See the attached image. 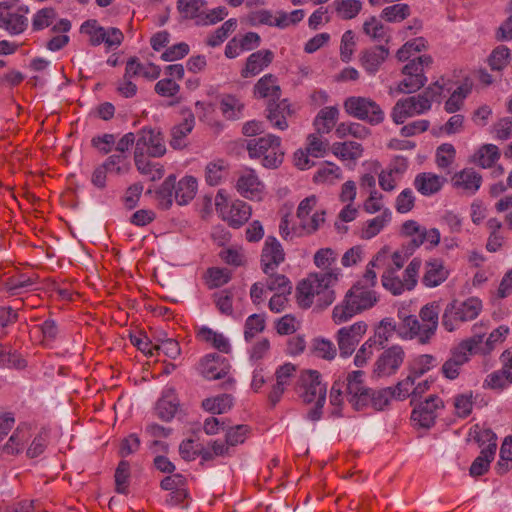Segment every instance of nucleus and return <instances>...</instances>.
<instances>
[{
	"mask_svg": "<svg viewBox=\"0 0 512 512\" xmlns=\"http://www.w3.org/2000/svg\"><path fill=\"white\" fill-rule=\"evenodd\" d=\"M413 405L411 420L420 427L430 428L434 425L437 417L436 412L443 407V402L438 396L431 395L425 401Z\"/></svg>",
	"mask_w": 512,
	"mask_h": 512,
	"instance_id": "obj_18",
	"label": "nucleus"
},
{
	"mask_svg": "<svg viewBox=\"0 0 512 512\" xmlns=\"http://www.w3.org/2000/svg\"><path fill=\"white\" fill-rule=\"evenodd\" d=\"M425 40L421 37L406 42L396 53L399 61H408L414 53L425 49Z\"/></svg>",
	"mask_w": 512,
	"mask_h": 512,
	"instance_id": "obj_58",
	"label": "nucleus"
},
{
	"mask_svg": "<svg viewBox=\"0 0 512 512\" xmlns=\"http://www.w3.org/2000/svg\"><path fill=\"white\" fill-rule=\"evenodd\" d=\"M29 13L27 6H20L13 10L7 2H0V28L6 30L10 35H19L28 27L26 14Z\"/></svg>",
	"mask_w": 512,
	"mask_h": 512,
	"instance_id": "obj_15",
	"label": "nucleus"
},
{
	"mask_svg": "<svg viewBox=\"0 0 512 512\" xmlns=\"http://www.w3.org/2000/svg\"><path fill=\"white\" fill-rule=\"evenodd\" d=\"M500 157L499 149L496 145H483L478 151L477 162L483 168L491 167Z\"/></svg>",
	"mask_w": 512,
	"mask_h": 512,
	"instance_id": "obj_55",
	"label": "nucleus"
},
{
	"mask_svg": "<svg viewBox=\"0 0 512 512\" xmlns=\"http://www.w3.org/2000/svg\"><path fill=\"white\" fill-rule=\"evenodd\" d=\"M285 260V252L281 243L273 236L265 240L261 252V268L265 274L274 272Z\"/></svg>",
	"mask_w": 512,
	"mask_h": 512,
	"instance_id": "obj_19",
	"label": "nucleus"
},
{
	"mask_svg": "<svg viewBox=\"0 0 512 512\" xmlns=\"http://www.w3.org/2000/svg\"><path fill=\"white\" fill-rule=\"evenodd\" d=\"M395 397V391L392 388H384L378 391L370 390V401L369 404L376 410L384 409Z\"/></svg>",
	"mask_w": 512,
	"mask_h": 512,
	"instance_id": "obj_59",
	"label": "nucleus"
},
{
	"mask_svg": "<svg viewBox=\"0 0 512 512\" xmlns=\"http://www.w3.org/2000/svg\"><path fill=\"white\" fill-rule=\"evenodd\" d=\"M344 108L352 117L366 121L371 125H378L384 120L383 110L370 98L349 97L344 102Z\"/></svg>",
	"mask_w": 512,
	"mask_h": 512,
	"instance_id": "obj_9",
	"label": "nucleus"
},
{
	"mask_svg": "<svg viewBox=\"0 0 512 512\" xmlns=\"http://www.w3.org/2000/svg\"><path fill=\"white\" fill-rule=\"evenodd\" d=\"M250 216L251 207L241 200H236L227 210H224L221 217L229 226L239 228L248 221Z\"/></svg>",
	"mask_w": 512,
	"mask_h": 512,
	"instance_id": "obj_28",
	"label": "nucleus"
},
{
	"mask_svg": "<svg viewBox=\"0 0 512 512\" xmlns=\"http://www.w3.org/2000/svg\"><path fill=\"white\" fill-rule=\"evenodd\" d=\"M243 103L234 96L227 95L220 102V109L227 119H238L242 116Z\"/></svg>",
	"mask_w": 512,
	"mask_h": 512,
	"instance_id": "obj_44",
	"label": "nucleus"
},
{
	"mask_svg": "<svg viewBox=\"0 0 512 512\" xmlns=\"http://www.w3.org/2000/svg\"><path fill=\"white\" fill-rule=\"evenodd\" d=\"M178 408V402L173 394H166L160 398L156 405V415L163 421H170Z\"/></svg>",
	"mask_w": 512,
	"mask_h": 512,
	"instance_id": "obj_38",
	"label": "nucleus"
},
{
	"mask_svg": "<svg viewBox=\"0 0 512 512\" xmlns=\"http://www.w3.org/2000/svg\"><path fill=\"white\" fill-rule=\"evenodd\" d=\"M228 175V166L223 160L209 162L205 168V181L210 186L219 185Z\"/></svg>",
	"mask_w": 512,
	"mask_h": 512,
	"instance_id": "obj_36",
	"label": "nucleus"
},
{
	"mask_svg": "<svg viewBox=\"0 0 512 512\" xmlns=\"http://www.w3.org/2000/svg\"><path fill=\"white\" fill-rule=\"evenodd\" d=\"M332 151L337 157L343 160H357L362 156L363 148L358 142L346 141L334 143Z\"/></svg>",
	"mask_w": 512,
	"mask_h": 512,
	"instance_id": "obj_37",
	"label": "nucleus"
},
{
	"mask_svg": "<svg viewBox=\"0 0 512 512\" xmlns=\"http://www.w3.org/2000/svg\"><path fill=\"white\" fill-rule=\"evenodd\" d=\"M410 8L407 4H394L382 10L381 17L388 22H400L408 17Z\"/></svg>",
	"mask_w": 512,
	"mask_h": 512,
	"instance_id": "obj_56",
	"label": "nucleus"
},
{
	"mask_svg": "<svg viewBox=\"0 0 512 512\" xmlns=\"http://www.w3.org/2000/svg\"><path fill=\"white\" fill-rule=\"evenodd\" d=\"M316 203V196L311 195L303 199L297 208L296 216L299 220L300 230L306 236L315 233L325 222V211L313 212Z\"/></svg>",
	"mask_w": 512,
	"mask_h": 512,
	"instance_id": "obj_12",
	"label": "nucleus"
},
{
	"mask_svg": "<svg viewBox=\"0 0 512 512\" xmlns=\"http://www.w3.org/2000/svg\"><path fill=\"white\" fill-rule=\"evenodd\" d=\"M0 367L23 369L26 367V361L16 351L0 345Z\"/></svg>",
	"mask_w": 512,
	"mask_h": 512,
	"instance_id": "obj_43",
	"label": "nucleus"
},
{
	"mask_svg": "<svg viewBox=\"0 0 512 512\" xmlns=\"http://www.w3.org/2000/svg\"><path fill=\"white\" fill-rule=\"evenodd\" d=\"M214 303L220 313L231 316L233 314V293L224 289L213 294Z\"/></svg>",
	"mask_w": 512,
	"mask_h": 512,
	"instance_id": "obj_53",
	"label": "nucleus"
},
{
	"mask_svg": "<svg viewBox=\"0 0 512 512\" xmlns=\"http://www.w3.org/2000/svg\"><path fill=\"white\" fill-rule=\"evenodd\" d=\"M254 94L259 98H271L270 100L278 101L281 89L277 84V78L272 74L261 77L254 86Z\"/></svg>",
	"mask_w": 512,
	"mask_h": 512,
	"instance_id": "obj_30",
	"label": "nucleus"
},
{
	"mask_svg": "<svg viewBox=\"0 0 512 512\" xmlns=\"http://www.w3.org/2000/svg\"><path fill=\"white\" fill-rule=\"evenodd\" d=\"M195 117L191 110H182V122L171 129L170 144L173 148L180 149L185 146L184 139L192 131Z\"/></svg>",
	"mask_w": 512,
	"mask_h": 512,
	"instance_id": "obj_26",
	"label": "nucleus"
},
{
	"mask_svg": "<svg viewBox=\"0 0 512 512\" xmlns=\"http://www.w3.org/2000/svg\"><path fill=\"white\" fill-rule=\"evenodd\" d=\"M335 134L339 138H345L348 135H351L358 139H365L369 136L370 131L364 125L360 123H340L335 130Z\"/></svg>",
	"mask_w": 512,
	"mask_h": 512,
	"instance_id": "obj_41",
	"label": "nucleus"
},
{
	"mask_svg": "<svg viewBox=\"0 0 512 512\" xmlns=\"http://www.w3.org/2000/svg\"><path fill=\"white\" fill-rule=\"evenodd\" d=\"M207 274V284L209 288H217L223 286L231 279V272L227 268H209Z\"/></svg>",
	"mask_w": 512,
	"mask_h": 512,
	"instance_id": "obj_60",
	"label": "nucleus"
},
{
	"mask_svg": "<svg viewBox=\"0 0 512 512\" xmlns=\"http://www.w3.org/2000/svg\"><path fill=\"white\" fill-rule=\"evenodd\" d=\"M430 110V104L420 94L400 99L394 105L391 118L396 124H403L407 118L421 115Z\"/></svg>",
	"mask_w": 512,
	"mask_h": 512,
	"instance_id": "obj_17",
	"label": "nucleus"
},
{
	"mask_svg": "<svg viewBox=\"0 0 512 512\" xmlns=\"http://www.w3.org/2000/svg\"><path fill=\"white\" fill-rule=\"evenodd\" d=\"M363 31L374 41H388L387 29L376 17H370L364 22Z\"/></svg>",
	"mask_w": 512,
	"mask_h": 512,
	"instance_id": "obj_45",
	"label": "nucleus"
},
{
	"mask_svg": "<svg viewBox=\"0 0 512 512\" xmlns=\"http://www.w3.org/2000/svg\"><path fill=\"white\" fill-rule=\"evenodd\" d=\"M306 150L313 157H323L328 150V142L323 141L318 134H310L307 137Z\"/></svg>",
	"mask_w": 512,
	"mask_h": 512,
	"instance_id": "obj_64",
	"label": "nucleus"
},
{
	"mask_svg": "<svg viewBox=\"0 0 512 512\" xmlns=\"http://www.w3.org/2000/svg\"><path fill=\"white\" fill-rule=\"evenodd\" d=\"M402 279H400L395 270L388 269L382 275V285L385 289L389 290L394 295L402 294L406 289V285Z\"/></svg>",
	"mask_w": 512,
	"mask_h": 512,
	"instance_id": "obj_54",
	"label": "nucleus"
},
{
	"mask_svg": "<svg viewBox=\"0 0 512 512\" xmlns=\"http://www.w3.org/2000/svg\"><path fill=\"white\" fill-rule=\"evenodd\" d=\"M125 71L127 77L143 76L150 80L157 79L161 72L159 66L152 63L144 65L136 57H131L127 61Z\"/></svg>",
	"mask_w": 512,
	"mask_h": 512,
	"instance_id": "obj_32",
	"label": "nucleus"
},
{
	"mask_svg": "<svg viewBox=\"0 0 512 512\" xmlns=\"http://www.w3.org/2000/svg\"><path fill=\"white\" fill-rule=\"evenodd\" d=\"M334 5L338 15L345 20L355 18L362 9L359 0H335Z\"/></svg>",
	"mask_w": 512,
	"mask_h": 512,
	"instance_id": "obj_46",
	"label": "nucleus"
},
{
	"mask_svg": "<svg viewBox=\"0 0 512 512\" xmlns=\"http://www.w3.org/2000/svg\"><path fill=\"white\" fill-rule=\"evenodd\" d=\"M496 447V443H490L481 450L480 455L473 461L470 467V474L472 476H481L488 471L490 462L494 458Z\"/></svg>",
	"mask_w": 512,
	"mask_h": 512,
	"instance_id": "obj_35",
	"label": "nucleus"
},
{
	"mask_svg": "<svg viewBox=\"0 0 512 512\" xmlns=\"http://www.w3.org/2000/svg\"><path fill=\"white\" fill-rule=\"evenodd\" d=\"M446 179L431 172L419 173L414 179L415 189L424 196H432L438 193Z\"/></svg>",
	"mask_w": 512,
	"mask_h": 512,
	"instance_id": "obj_27",
	"label": "nucleus"
},
{
	"mask_svg": "<svg viewBox=\"0 0 512 512\" xmlns=\"http://www.w3.org/2000/svg\"><path fill=\"white\" fill-rule=\"evenodd\" d=\"M266 275L265 285L269 291H278L282 294L290 293L292 289L291 282L285 275L277 274L275 271Z\"/></svg>",
	"mask_w": 512,
	"mask_h": 512,
	"instance_id": "obj_47",
	"label": "nucleus"
},
{
	"mask_svg": "<svg viewBox=\"0 0 512 512\" xmlns=\"http://www.w3.org/2000/svg\"><path fill=\"white\" fill-rule=\"evenodd\" d=\"M364 372L357 370L347 374L341 383L344 384V392L347 401L355 410L366 407L370 401V389L364 384Z\"/></svg>",
	"mask_w": 512,
	"mask_h": 512,
	"instance_id": "obj_11",
	"label": "nucleus"
},
{
	"mask_svg": "<svg viewBox=\"0 0 512 512\" xmlns=\"http://www.w3.org/2000/svg\"><path fill=\"white\" fill-rule=\"evenodd\" d=\"M339 110L336 107L328 106L322 108L314 120V126L318 134H327L335 126Z\"/></svg>",
	"mask_w": 512,
	"mask_h": 512,
	"instance_id": "obj_34",
	"label": "nucleus"
},
{
	"mask_svg": "<svg viewBox=\"0 0 512 512\" xmlns=\"http://www.w3.org/2000/svg\"><path fill=\"white\" fill-rule=\"evenodd\" d=\"M233 405V399L228 394L218 395L213 398L203 400L202 407L213 414H223Z\"/></svg>",
	"mask_w": 512,
	"mask_h": 512,
	"instance_id": "obj_39",
	"label": "nucleus"
},
{
	"mask_svg": "<svg viewBox=\"0 0 512 512\" xmlns=\"http://www.w3.org/2000/svg\"><path fill=\"white\" fill-rule=\"evenodd\" d=\"M437 365L436 358L430 354H423L414 359L410 372L417 378L430 371Z\"/></svg>",
	"mask_w": 512,
	"mask_h": 512,
	"instance_id": "obj_52",
	"label": "nucleus"
},
{
	"mask_svg": "<svg viewBox=\"0 0 512 512\" xmlns=\"http://www.w3.org/2000/svg\"><path fill=\"white\" fill-rule=\"evenodd\" d=\"M377 302L376 292L358 282L346 293L344 300L334 307L332 318L336 324L347 322L357 313L372 308Z\"/></svg>",
	"mask_w": 512,
	"mask_h": 512,
	"instance_id": "obj_4",
	"label": "nucleus"
},
{
	"mask_svg": "<svg viewBox=\"0 0 512 512\" xmlns=\"http://www.w3.org/2000/svg\"><path fill=\"white\" fill-rule=\"evenodd\" d=\"M449 275L448 269L445 267L443 260L430 259L425 263V272L422 282L426 287H436L443 283Z\"/></svg>",
	"mask_w": 512,
	"mask_h": 512,
	"instance_id": "obj_25",
	"label": "nucleus"
},
{
	"mask_svg": "<svg viewBox=\"0 0 512 512\" xmlns=\"http://www.w3.org/2000/svg\"><path fill=\"white\" fill-rule=\"evenodd\" d=\"M399 327L392 318H384L380 321L379 325L375 330V335L373 338L377 340L380 346H384V344L389 340V338L393 335L395 331L398 332Z\"/></svg>",
	"mask_w": 512,
	"mask_h": 512,
	"instance_id": "obj_49",
	"label": "nucleus"
},
{
	"mask_svg": "<svg viewBox=\"0 0 512 512\" xmlns=\"http://www.w3.org/2000/svg\"><path fill=\"white\" fill-rule=\"evenodd\" d=\"M80 32L89 36V43L92 46L105 44L109 50L119 47L124 38L120 29L115 27L104 28L94 19L85 21L80 27Z\"/></svg>",
	"mask_w": 512,
	"mask_h": 512,
	"instance_id": "obj_10",
	"label": "nucleus"
},
{
	"mask_svg": "<svg viewBox=\"0 0 512 512\" xmlns=\"http://www.w3.org/2000/svg\"><path fill=\"white\" fill-rule=\"evenodd\" d=\"M339 275V269L309 274L296 288L298 305L304 309L310 308L314 303L319 308L331 305L336 297L334 286Z\"/></svg>",
	"mask_w": 512,
	"mask_h": 512,
	"instance_id": "obj_1",
	"label": "nucleus"
},
{
	"mask_svg": "<svg viewBox=\"0 0 512 512\" xmlns=\"http://www.w3.org/2000/svg\"><path fill=\"white\" fill-rule=\"evenodd\" d=\"M199 336L202 340L209 342L214 348L221 352L228 353L230 350V344L223 334L217 333L208 327H202L199 330Z\"/></svg>",
	"mask_w": 512,
	"mask_h": 512,
	"instance_id": "obj_42",
	"label": "nucleus"
},
{
	"mask_svg": "<svg viewBox=\"0 0 512 512\" xmlns=\"http://www.w3.org/2000/svg\"><path fill=\"white\" fill-rule=\"evenodd\" d=\"M136 136L134 154L147 155L148 157H161L165 154L164 138L159 130L145 127L139 130Z\"/></svg>",
	"mask_w": 512,
	"mask_h": 512,
	"instance_id": "obj_13",
	"label": "nucleus"
},
{
	"mask_svg": "<svg viewBox=\"0 0 512 512\" xmlns=\"http://www.w3.org/2000/svg\"><path fill=\"white\" fill-rule=\"evenodd\" d=\"M510 57V50L504 45L496 47L488 58V64L494 71H501L507 66Z\"/></svg>",
	"mask_w": 512,
	"mask_h": 512,
	"instance_id": "obj_50",
	"label": "nucleus"
},
{
	"mask_svg": "<svg viewBox=\"0 0 512 512\" xmlns=\"http://www.w3.org/2000/svg\"><path fill=\"white\" fill-rule=\"evenodd\" d=\"M390 54L389 48L379 45L361 51L359 61L369 75H375Z\"/></svg>",
	"mask_w": 512,
	"mask_h": 512,
	"instance_id": "obj_23",
	"label": "nucleus"
},
{
	"mask_svg": "<svg viewBox=\"0 0 512 512\" xmlns=\"http://www.w3.org/2000/svg\"><path fill=\"white\" fill-rule=\"evenodd\" d=\"M480 343L481 336L476 334L475 337L463 340L458 346L453 348L449 358L443 363L441 368L444 377L449 380L456 379L460 374L462 366L469 361L470 355Z\"/></svg>",
	"mask_w": 512,
	"mask_h": 512,
	"instance_id": "obj_8",
	"label": "nucleus"
},
{
	"mask_svg": "<svg viewBox=\"0 0 512 512\" xmlns=\"http://www.w3.org/2000/svg\"><path fill=\"white\" fill-rule=\"evenodd\" d=\"M56 16V11L51 7L38 10L32 19V29L34 31H40L49 27L55 20Z\"/></svg>",
	"mask_w": 512,
	"mask_h": 512,
	"instance_id": "obj_48",
	"label": "nucleus"
},
{
	"mask_svg": "<svg viewBox=\"0 0 512 512\" xmlns=\"http://www.w3.org/2000/svg\"><path fill=\"white\" fill-rule=\"evenodd\" d=\"M236 188L243 197L250 200L259 201L264 194V184L252 169H247L240 174Z\"/></svg>",
	"mask_w": 512,
	"mask_h": 512,
	"instance_id": "obj_20",
	"label": "nucleus"
},
{
	"mask_svg": "<svg viewBox=\"0 0 512 512\" xmlns=\"http://www.w3.org/2000/svg\"><path fill=\"white\" fill-rule=\"evenodd\" d=\"M274 59V53L271 50L263 49L249 55L246 60L245 67L241 70L243 78L256 76L266 67H268Z\"/></svg>",
	"mask_w": 512,
	"mask_h": 512,
	"instance_id": "obj_24",
	"label": "nucleus"
},
{
	"mask_svg": "<svg viewBox=\"0 0 512 512\" xmlns=\"http://www.w3.org/2000/svg\"><path fill=\"white\" fill-rule=\"evenodd\" d=\"M313 352L319 358L332 360L337 354V349L329 340L316 339L313 343Z\"/></svg>",
	"mask_w": 512,
	"mask_h": 512,
	"instance_id": "obj_62",
	"label": "nucleus"
},
{
	"mask_svg": "<svg viewBox=\"0 0 512 512\" xmlns=\"http://www.w3.org/2000/svg\"><path fill=\"white\" fill-rule=\"evenodd\" d=\"M228 361L219 354L206 355L200 362V373L208 380L222 379L229 373Z\"/></svg>",
	"mask_w": 512,
	"mask_h": 512,
	"instance_id": "obj_21",
	"label": "nucleus"
},
{
	"mask_svg": "<svg viewBox=\"0 0 512 512\" xmlns=\"http://www.w3.org/2000/svg\"><path fill=\"white\" fill-rule=\"evenodd\" d=\"M244 328V338L250 341L265 329V319L262 315L252 314L246 319Z\"/></svg>",
	"mask_w": 512,
	"mask_h": 512,
	"instance_id": "obj_57",
	"label": "nucleus"
},
{
	"mask_svg": "<svg viewBox=\"0 0 512 512\" xmlns=\"http://www.w3.org/2000/svg\"><path fill=\"white\" fill-rule=\"evenodd\" d=\"M205 0H178V9L186 18H195L203 14Z\"/></svg>",
	"mask_w": 512,
	"mask_h": 512,
	"instance_id": "obj_51",
	"label": "nucleus"
},
{
	"mask_svg": "<svg viewBox=\"0 0 512 512\" xmlns=\"http://www.w3.org/2000/svg\"><path fill=\"white\" fill-rule=\"evenodd\" d=\"M482 311V301L477 297H470L464 301L453 300L447 304L443 315L442 325L448 332L456 330L461 323L472 321Z\"/></svg>",
	"mask_w": 512,
	"mask_h": 512,
	"instance_id": "obj_6",
	"label": "nucleus"
},
{
	"mask_svg": "<svg viewBox=\"0 0 512 512\" xmlns=\"http://www.w3.org/2000/svg\"><path fill=\"white\" fill-rule=\"evenodd\" d=\"M266 112V118L273 128L282 131L288 128L287 118L292 115V110L287 99L269 100Z\"/></svg>",
	"mask_w": 512,
	"mask_h": 512,
	"instance_id": "obj_22",
	"label": "nucleus"
},
{
	"mask_svg": "<svg viewBox=\"0 0 512 512\" xmlns=\"http://www.w3.org/2000/svg\"><path fill=\"white\" fill-rule=\"evenodd\" d=\"M405 358V352L399 345L385 349L373 365V376L377 378L388 377L395 374Z\"/></svg>",
	"mask_w": 512,
	"mask_h": 512,
	"instance_id": "obj_16",
	"label": "nucleus"
},
{
	"mask_svg": "<svg viewBox=\"0 0 512 512\" xmlns=\"http://www.w3.org/2000/svg\"><path fill=\"white\" fill-rule=\"evenodd\" d=\"M482 177L473 169H464L453 177L454 186L467 195L475 194L481 186Z\"/></svg>",
	"mask_w": 512,
	"mask_h": 512,
	"instance_id": "obj_29",
	"label": "nucleus"
},
{
	"mask_svg": "<svg viewBox=\"0 0 512 512\" xmlns=\"http://www.w3.org/2000/svg\"><path fill=\"white\" fill-rule=\"evenodd\" d=\"M340 177L341 169L333 163H326L318 169L314 175V181L317 183H332L334 180L339 179Z\"/></svg>",
	"mask_w": 512,
	"mask_h": 512,
	"instance_id": "obj_61",
	"label": "nucleus"
},
{
	"mask_svg": "<svg viewBox=\"0 0 512 512\" xmlns=\"http://www.w3.org/2000/svg\"><path fill=\"white\" fill-rule=\"evenodd\" d=\"M299 398L306 404L315 403L307 417L311 421H318L326 402V384L322 382L321 374L316 370L302 371L295 387Z\"/></svg>",
	"mask_w": 512,
	"mask_h": 512,
	"instance_id": "obj_3",
	"label": "nucleus"
},
{
	"mask_svg": "<svg viewBox=\"0 0 512 512\" xmlns=\"http://www.w3.org/2000/svg\"><path fill=\"white\" fill-rule=\"evenodd\" d=\"M197 180L192 176H185L176 183V177L168 176L161 184L158 195L166 206L172 204L173 198L179 205H185L196 195Z\"/></svg>",
	"mask_w": 512,
	"mask_h": 512,
	"instance_id": "obj_7",
	"label": "nucleus"
},
{
	"mask_svg": "<svg viewBox=\"0 0 512 512\" xmlns=\"http://www.w3.org/2000/svg\"><path fill=\"white\" fill-rule=\"evenodd\" d=\"M440 306L437 302L424 305L419 312V319L414 315L399 312L402 320L398 334L403 339H417L420 344H428L435 336L439 324Z\"/></svg>",
	"mask_w": 512,
	"mask_h": 512,
	"instance_id": "obj_2",
	"label": "nucleus"
},
{
	"mask_svg": "<svg viewBox=\"0 0 512 512\" xmlns=\"http://www.w3.org/2000/svg\"><path fill=\"white\" fill-rule=\"evenodd\" d=\"M246 148L252 159L262 158V165L266 168H277L283 162L284 150L280 137L274 134L253 138L247 141Z\"/></svg>",
	"mask_w": 512,
	"mask_h": 512,
	"instance_id": "obj_5",
	"label": "nucleus"
},
{
	"mask_svg": "<svg viewBox=\"0 0 512 512\" xmlns=\"http://www.w3.org/2000/svg\"><path fill=\"white\" fill-rule=\"evenodd\" d=\"M470 89L467 86H459L445 103V110L454 113L460 110L464 99L468 96Z\"/></svg>",
	"mask_w": 512,
	"mask_h": 512,
	"instance_id": "obj_63",
	"label": "nucleus"
},
{
	"mask_svg": "<svg viewBox=\"0 0 512 512\" xmlns=\"http://www.w3.org/2000/svg\"><path fill=\"white\" fill-rule=\"evenodd\" d=\"M392 219V213L388 208L382 210V213L365 222L361 229L360 237L369 240L378 235Z\"/></svg>",
	"mask_w": 512,
	"mask_h": 512,
	"instance_id": "obj_31",
	"label": "nucleus"
},
{
	"mask_svg": "<svg viewBox=\"0 0 512 512\" xmlns=\"http://www.w3.org/2000/svg\"><path fill=\"white\" fill-rule=\"evenodd\" d=\"M368 325L364 321L340 328L336 333V341L340 356L347 358L353 354L357 345L367 332Z\"/></svg>",
	"mask_w": 512,
	"mask_h": 512,
	"instance_id": "obj_14",
	"label": "nucleus"
},
{
	"mask_svg": "<svg viewBox=\"0 0 512 512\" xmlns=\"http://www.w3.org/2000/svg\"><path fill=\"white\" fill-rule=\"evenodd\" d=\"M433 60L430 55H420L409 59V62L402 68L403 75H412L415 78H420L424 84L427 82L425 76V69L429 68Z\"/></svg>",
	"mask_w": 512,
	"mask_h": 512,
	"instance_id": "obj_33",
	"label": "nucleus"
},
{
	"mask_svg": "<svg viewBox=\"0 0 512 512\" xmlns=\"http://www.w3.org/2000/svg\"><path fill=\"white\" fill-rule=\"evenodd\" d=\"M404 78L397 83L396 86L389 87V95L395 96L398 94H410L420 90L424 87V83L420 78H415L412 75H403Z\"/></svg>",
	"mask_w": 512,
	"mask_h": 512,
	"instance_id": "obj_40",
	"label": "nucleus"
}]
</instances>
